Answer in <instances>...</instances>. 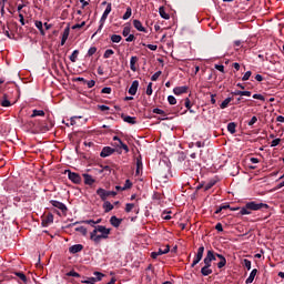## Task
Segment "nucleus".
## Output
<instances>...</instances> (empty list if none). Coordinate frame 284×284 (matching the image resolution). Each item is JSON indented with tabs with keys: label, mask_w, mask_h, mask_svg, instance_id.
I'll use <instances>...</instances> for the list:
<instances>
[{
	"label": "nucleus",
	"mask_w": 284,
	"mask_h": 284,
	"mask_svg": "<svg viewBox=\"0 0 284 284\" xmlns=\"http://www.w3.org/2000/svg\"><path fill=\"white\" fill-rule=\"evenodd\" d=\"M30 116L31 119H34L36 116H45V111L34 109Z\"/></svg>",
	"instance_id": "a878e982"
},
{
	"label": "nucleus",
	"mask_w": 284,
	"mask_h": 284,
	"mask_svg": "<svg viewBox=\"0 0 284 284\" xmlns=\"http://www.w3.org/2000/svg\"><path fill=\"white\" fill-rule=\"evenodd\" d=\"M97 54V47H91L89 50H88V55L89 57H92Z\"/></svg>",
	"instance_id": "864d4df0"
},
{
	"label": "nucleus",
	"mask_w": 284,
	"mask_h": 284,
	"mask_svg": "<svg viewBox=\"0 0 284 284\" xmlns=\"http://www.w3.org/2000/svg\"><path fill=\"white\" fill-rule=\"evenodd\" d=\"M122 221L123 220H121V219H119V217H116V216H111V219H110V223H111V225L113 226V227H119L120 225H121V223H122Z\"/></svg>",
	"instance_id": "6ab92c4d"
},
{
	"label": "nucleus",
	"mask_w": 284,
	"mask_h": 284,
	"mask_svg": "<svg viewBox=\"0 0 284 284\" xmlns=\"http://www.w3.org/2000/svg\"><path fill=\"white\" fill-rule=\"evenodd\" d=\"M83 26H85V21L81 22L80 24H79V23H78V24H74V26L72 27V30H79V29L83 28Z\"/></svg>",
	"instance_id": "e2e57ef3"
},
{
	"label": "nucleus",
	"mask_w": 284,
	"mask_h": 284,
	"mask_svg": "<svg viewBox=\"0 0 284 284\" xmlns=\"http://www.w3.org/2000/svg\"><path fill=\"white\" fill-rule=\"evenodd\" d=\"M87 225H91V227H97L95 221L94 220H85L83 221Z\"/></svg>",
	"instance_id": "6e6d98bb"
},
{
	"label": "nucleus",
	"mask_w": 284,
	"mask_h": 284,
	"mask_svg": "<svg viewBox=\"0 0 284 284\" xmlns=\"http://www.w3.org/2000/svg\"><path fill=\"white\" fill-rule=\"evenodd\" d=\"M214 187V182H209L204 185V192H207V190H212Z\"/></svg>",
	"instance_id": "bf43d9fd"
},
{
	"label": "nucleus",
	"mask_w": 284,
	"mask_h": 284,
	"mask_svg": "<svg viewBox=\"0 0 284 284\" xmlns=\"http://www.w3.org/2000/svg\"><path fill=\"white\" fill-rule=\"evenodd\" d=\"M170 252V245H166L164 248H159L158 252L151 253V258H159V256H163V254H168Z\"/></svg>",
	"instance_id": "6e6552de"
},
{
	"label": "nucleus",
	"mask_w": 284,
	"mask_h": 284,
	"mask_svg": "<svg viewBox=\"0 0 284 284\" xmlns=\"http://www.w3.org/2000/svg\"><path fill=\"white\" fill-rule=\"evenodd\" d=\"M124 123H130V125H136V116H130V115H124L122 116Z\"/></svg>",
	"instance_id": "f3484780"
},
{
	"label": "nucleus",
	"mask_w": 284,
	"mask_h": 284,
	"mask_svg": "<svg viewBox=\"0 0 284 284\" xmlns=\"http://www.w3.org/2000/svg\"><path fill=\"white\" fill-rule=\"evenodd\" d=\"M250 77H252V71H246L242 77V81H250Z\"/></svg>",
	"instance_id": "09e8293b"
},
{
	"label": "nucleus",
	"mask_w": 284,
	"mask_h": 284,
	"mask_svg": "<svg viewBox=\"0 0 284 284\" xmlns=\"http://www.w3.org/2000/svg\"><path fill=\"white\" fill-rule=\"evenodd\" d=\"M104 23H105V21L100 20V26H99L98 30L93 33L92 39H94V37H97V34H99V32H101L103 30Z\"/></svg>",
	"instance_id": "a19ab883"
},
{
	"label": "nucleus",
	"mask_w": 284,
	"mask_h": 284,
	"mask_svg": "<svg viewBox=\"0 0 284 284\" xmlns=\"http://www.w3.org/2000/svg\"><path fill=\"white\" fill-rule=\"evenodd\" d=\"M246 207H248L251 210V212H257V210H263V207L265 210L270 209V205L265 204V203H256L254 201L252 202H247L246 203Z\"/></svg>",
	"instance_id": "20e7f679"
},
{
	"label": "nucleus",
	"mask_w": 284,
	"mask_h": 284,
	"mask_svg": "<svg viewBox=\"0 0 284 284\" xmlns=\"http://www.w3.org/2000/svg\"><path fill=\"white\" fill-rule=\"evenodd\" d=\"M50 203H51V205H52L53 207H55L57 210H61V212H62L63 214H65V213L68 212V206H65L64 203L59 202V201H57V200H51Z\"/></svg>",
	"instance_id": "0eeeda50"
},
{
	"label": "nucleus",
	"mask_w": 284,
	"mask_h": 284,
	"mask_svg": "<svg viewBox=\"0 0 284 284\" xmlns=\"http://www.w3.org/2000/svg\"><path fill=\"white\" fill-rule=\"evenodd\" d=\"M241 45H243V42H241V40H235V41H234V48H235V50H239V48H241Z\"/></svg>",
	"instance_id": "69168bd1"
},
{
	"label": "nucleus",
	"mask_w": 284,
	"mask_h": 284,
	"mask_svg": "<svg viewBox=\"0 0 284 284\" xmlns=\"http://www.w3.org/2000/svg\"><path fill=\"white\" fill-rule=\"evenodd\" d=\"M93 276L94 277H87L85 280L82 281V283L95 284V283L103 281V278H105V274L98 272V271L93 272Z\"/></svg>",
	"instance_id": "f03ea898"
},
{
	"label": "nucleus",
	"mask_w": 284,
	"mask_h": 284,
	"mask_svg": "<svg viewBox=\"0 0 284 284\" xmlns=\"http://www.w3.org/2000/svg\"><path fill=\"white\" fill-rule=\"evenodd\" d=\"M75 232H80V234H82V236H88V229H85V226L75 227Z\"/></svg>",
	"instance_id": "f704fd0d"
},
{
	"label": "nucleus",
	"mask_w": 284,
	"mask_h": 284,
	"mask_svg": "<svg viewBox=\"0 0 284 284\" xmlns=\"http://www.w3.org/2000/svg\"><path fill=\"white\" fill-rule=\"evenodd\" d=\"M256 274H258V270H256V268L252 270V272L250 273V276L246 278L245 283L246 284L254 283V278H256Z\"/></svg>",
	"instance_id": "dca6fc26"
},
{
	"label": "nucleus",
	"mask_w": 284,
	"mask_h": 284,
	"mask_svg": "<svg viewBox=\"0 0 284 284\" xmlns=\"http://www.w3.org/2000/svg\"><path fill=\"white\" fill-rule=\"evenodd\" d=\"M135 207V204L134 203H126L125 204V212L128 213V214H130V212H132V210Z\"/></svg>",
	"instance_id": "58836bf2"
},
{
	"label": "nucleus",
	"mask_w": 284,
	"mask_h": 284,
	"mask_svg": "<svg viewBox=\"0 0 284 284\" xmlns=\"http://www.w3.org/2000/svg\"><path fill=\"white\" fill-rule=\"evenodd\" d=\"M132 187V182L130 180H126L124 185L122 186V190H130Z\"/></svg>",
	"instance_id": "3c124183"
},
{
	"label": "nucleus",
	"mask_w": 284,
	"mask_h": 284,
	"mask_svg": "<svg viewBox=\"0 0 284 284\" xmlns=\"http://www.w3.org/2000/svg\"><path fill=\"white\" fill-rule=\"evenodd\" d=\"M130 32H131V28H130V26H126V27H124L123 30H122V36H123V37H129V36H130Z\"/></svg>",
	"instance_id": "c03bdc74"
},
{
	"label": "nucleus",
	"mask_w": 284,
	"mask_h": 284,
	"mask_svg": "<svg viewBox=\"0 0 284 284\" xmlns=\"http://www.w3.org/2000/svg\"><path fill=\"white\" fill-rule=\"evenodd\" d=\"M65 172L68 173L69 181L75 184L81 183V175H79V173L72 172L70 170H67Z\"/></svg>",
	"instance_id": "423d86ee"
},
{
	"label": "nucleus",
	"mask_w": 284,
	"mask_h": 284,
	"mask_svg": "<svg viewBox=\"0 0 284 284\" xmlns=\"http://www.w3.org/2000/svg\"><path fill=\"white\" fill-rule=\"evenodd\" d=\"M141 170H143V162L140 159H138L136 160V174H139V172Z\"/></svg>",
	"instance_id": "a18cd8bd"
},
{
	"label": "nucleus",
	"mask_w": 284,
	"mask_h": 284,
	"mask_svg": "<svg viewBox=\"0 0 284 284\" xmlns=\"http://www.w3.org/2000/svg\"><path fill=\"white\" fill-rule=\"evenodd\" d=\"M98 196H100L101 201H108L109 196H116V191H106L105 189H98L97 190Z\"/></svg>",
	"instance_id": "7ed1b4c3"
},
{
	"label": "nucleus",
	"mask_w": 284,
	"mask_h": 284,
	"mask_svg": "<svg viewBox=\"0 0 284 284\" xmlns=\"http://www.w3.org/2000/svg\"><path fill=\"white\" fill-rule=\"evenodd\" d=\"M162 72L161 71H156L152 77H151V81H159V77H161Z\"/></svg>",
	"instance_id": "603ef678"
},
{
	"label": "nucleus",
	"mask_w": 284,
	"mask_h": 284,
	"mask_svg": "<svg viewBox=\"0 0 284 284\" xmlns=\"http://www.w3.org/2000/svg\"><path fill=\"white\" fill-rule=\"evenodd\" d=\"M215 70H219V72H222V74H225V67L222 64H215Z\"/></svg>",
	"instance_id": "5fc2aeb1"
},
{
	"label": "nucleus",
	"mask_w": 284,
	"mask_h": 284,
	"mask_svg": "<svg viewBox=\"0 0 284 284\" xmlns=\"http://www.w3.org/2000/svg\"><path fill=\"white\" fill-rule=\"evenodd\" d=\"M152 82H150L149 84H148V87H146V94H148V97H152Z\"/></svg>",
	"instance_id": "13d9d810"
},
{
	"label": "nucleus",
	"mask_w": 284,
	"mask_h": 284,
	"mask_svg": "<svg viewBox=\"0 0 284 284\" xmlns=\"http://www.w3.org/2000/svg\"><path fill=\"white\" fill-rule=\"evenodd\" d=\"M153 114H165V111H163L159 108H155V109H153Z\"/></svg>",
	"instance_id": "338daca9"
},
{
	"label": "nucleus",
	"mask_w": 284,
	"mask_h": 284,
	"mask_svg": "<svg viewBox=\"0 0 284 284\" xmlns=\"http://www.w3.org/2000/svg\"><path fill=\"white\" fill-rule=\"evenodd\" d=\"M214 256L220 258V262L217 263V268L219 270H223V267H225V265H227V260L225 258V256L219 254V253H214Z\"/></svg>",
	"instance_id": "9d476101"
},
{
	"label": "nucleus",
	"mask_w": 284,
	"mask_h": 284,
	"mask_svg": "<svg viewBox=\"0 0 284 284\" xmlns=\"http://www.w3.org/2000/svg\"><path fill=\"white\" fill-rule=\"evenodd\" d=\"M43 223H45V225H50V223H54V215L48 214V215L44 217Z\"/></svg>",
	"instance_id": "c756f323"
},
{
	"label": "nucleus",
	"mask_w": 284,
	"mask_h": 284,
	"mask_svg": "<svg viewBox=\"0 0 284 284\" xmlns=\"http://www.w3.org/2000/svg\"><path fill=\"white\" fill-rule=\"evenodd\" d=\"M69 59L72 63H77V59H79V50H74Z\"/></svg>",
	"instance_id": "473e14b6"
},
{
	"label": "nucleus",
	"mask_w": 284,
	"mask_h": 284,
	"mask_svg": "<svg viewBox=\"0 0 284 284\" xmlns=\"http://www.w3.org/2000/svg\"><path fill=\"white\" fill-rule=\"evenodd\" d=\"M139 90V80H135L132 82L131 87L129 88V94L131 97H134Z\"/></svg>",
	"instance_id": "9b49d317"
},
{
	"label": "nucleus",
	"mask_w": 284,
	"mask_h": 284,
	"mask_svg": "<svg viewBox=\"0 0 284 284\" xmlns=\"http://www.w3.org/2000/svg\"><path fill=\"white\" fill-rule=\"evenodd\" d=\"M83 179H84L85 185H93L94 179L92 178V175L84 173Z\"/></svg>",
	"instance_id": "5701e85b"
},
{
	"label": "nucleus",
	"mask_w": 284,
	"mask_h": 284,
	"mask_svg": "<svg viewBox=\"0 0 284 284\" xmlns=\"http://www.w3.org/2000/svg\"><path fill=\"white\" fill-rule=\"evenodd\" d=\"M110 12H112V3L109 2L106 4L104 12L102 13L100 21H106L108 17L110 16Z\"/></svg>",
	"instance_id": "f8f14e48"
},
{
	"label": "nucleus",
	"mask_w": 284,
	"mask_h": 284,
	"mask_svg": "<svg viewBox=\"0 0 284 284\" xmlns=\"http://www.w3.org/2000/svg\"><path fill=\"white\" fill-rule=\"evenodd\" d=\"M81 250H83V245L81 244H74L71 247H69V252L71 254H78V252H81Z\"/></svg>",
	"instance_id": "a211bd4d"
},
{
	"label": "nucleus",
	"mask_w": 284,
	"mask_h": 284,
	"mask_svg": "<svg viewBox=\"0 0 284 284\" xmlns=\"http://www.w3.org/2000/svg\"><path fill=\"white\" fill-rule=\"evenodd\" d=\"M227 131L230 132V134H236V123L230 122L227 124Z\"/></svg>",
	"instance_id": "c85d7f7f"
},
{
	"label": "nucleus",
	"mask_w": 284,
	"mask_h": 284,
	"mask_svg": "<svg viewBox=\"0 0 284 284\" xmlns=\"http://www.w3.org/2000/svg\"><path fill=\"white\" fill-rule=\"evenodd\" d=\"M281 143V139H274L272 142H271V148H276V145H278Z\"/></svg>",
	"instance_id": "052dcab7"
},
{
	"label": "nucleus",
	"mask_w": 284,
	"mask_h": 284,
	"mask_svg": "<svg viewBox=\"0 0 284 284\" xmlns=\"http://www.w3.org/2000/svg\"><path fill=\"white\" fill-rule=\"evenodd\" d=\"M112 154H114V149L110 146H104L100 153V156L102 159H106V156H112Z\"/></svg>",
	"instance_id": "1a4fd4ad"
},
{
	"label": "nucleus",
	"mask_w": 284,
	"mask_h": 284,
	"mask_svg": "<svg viewBox=\"0 0 284 284\" xmlns=\"http://www.w3.org/2000/svg\"><path fill=\"white\" fill-rule=\"evenodd\" d=\"M113 141H118L119 144H115L116 148H122V150H124L125 152H130V148H128V144L123 143V141H121L119 136L114 135Z\"/></svg>",
	"instance_id": "ddd939ff"
},
{
	"label": "nucleus",
	"mask_w": 284,
	"mask_h": 284,
	"mask_svg": "<svg viewBox=\"0 0 284 284\" xmlns=\"http://www.w3.org/2000/svg\"><path fill=\"white\" fill-rule=\"evenodd\" d=\"M132 17V8L128 7L125 13L123 14L122 19L123 21H128Z\"/></svg>",
	"instance_id": "2f4dec72"
},
{
	"label": "nucleus",
	"mask_w": 284,
	"mask_h": 284,
	"mask_svg": "<svg viewBox=\"0 0 284 284\" xmlns=\"http://www.w3.org/2000/svg\"><path fill=\"white\" fill-rule=\"evenodd\" d=\"M240 214L242 216H245V215H250L252 214V211L250 207H247V204H245L241 210H240Z\"/></svg>",
	"instance_id": "cd10ccee"
},
{
	"label": "nucleus",
	"mask_w": 284,
	"mask_h": 284,
	"mask_svg": "<svg viewBox=\"0 0 284 284\" xmlns=\"http://www.w3.org/2000/svg\"><path fill=\"white\" fill-rule=\"evenodd\" d=\"M243 265H244V267H246V270H248V271L252 270V261L244 258Z\"/></svg>",
	"instance_id": "79ce46f5"
},
{
	"label": "nucleus",
	"mask_w": 284,
	"mask_h": 284,
	"mask_svg": "<svg viewBox=\"0 0 284 284\" xmlns=\"http://www.w3.org/2000/svg\"><path fill=\"white\" fill-rule=\"evenodd\" d=\"M34 26H36V28L39 29L40 34L42 37H45V30H43V22L38 20V21L34 22Z\"/></svg>",
	"instance_id": "393cba45"
},
{
	"label": "nucleus",
	"mask_w": 284,
	"mask_h": 284,
	"mask_svg": "<svg viewBox=\"0 0 284 284\" xmlns=\"http://www.w3.org/2000/svg\"><path fill=\"white\" fill-rule=\"evenodd\" d=\"M204 252H205V246H200V247L197 248V253H196L195 256H197V257H200V258L203 260V254H204Z\"/></svg>",
	"instance_id": "ea45409f"
},
{
	"label": "nucleus",
	"mask_w": 284,
	"mask_h": 284,
	"mask_svg": "<svg viewBox=\"0 0 284 284\" xmlns=\"http://www.w3.org/2000/svg\"><path fill=\"white\" fill-rule=\"evenodd\" d=\"M111 232L112 229H108L103 225H97L94 226L93 231L90 232V241H92L94 245H99L101 241L110 239Z\"/></svg>",
	"instance_id": "f257e3e1"
},
{
	"label": "nucleus",
	"mask_w": 284,
	"mask_h": 284,
	"mask_svg": "<svg viewBox=\"0 0 284 284\" xmlns=\"http://www.w3.org/2000/svg\"><path fill=\"white\" fill-rule=\"evenodd\" d=\"M230 103H232V98H226V99L220 104L221 110H225V108H227V105H230Z\"/></svg>",
	"instance_id": "72a5a7b5"
},
{
	"label": "nucleus",
	"mask_w": 284,
	"mask_h": 284,
	"mask_svg": "<svg viewBox=\"0 0 284 284\" xmlns=\"http://www.w3.org/2000/svg\"><path fill=\"white\" fill-rule=\"evenodd\" d=\"M227 209H230V205H222L215 210V214H221L223 210H227Z\"/></svg>",
	"instance_id": "8fccbe9b"
},
{
	"label": "nucleus",
	"mask_w": 284,
	"mask_h": 284,
	"mask_svg": "<svg viewBox=\"0 0 284 284\" xmlns=\"http://www.w3.org/2000/svg\"><path fill=\"white\" fill-rule=\"evenodd\" d=\"M84 83H87L88 88H94V85H97V82L94 80H89V81L85 80Z\"/></svg>",
	"instance_id": "680f3d73"
},
{
	"label": "nucleus",
	"mask_w": 284,
	"mask_h": 284,
	"mask_svg": "<svg viewBox=\"0 0 284 284\" xmlns=\"http://www.w3.org/2000/svg\"><path fill=\"white\" fill-rule=\"evenodd\" d=\"M134 39H135L134 34H129V36H126L125 41H126V43H132V41H134Z\"/></svg>",
	"instance_id": "0e129e2a"
},
{
	"label": "nucleus",
	"mask_w": 284,
	"mask_h": 284,
	"mask_svg": "<svg viewBox=\"0 0 284 284\" xmlns=\"http://www.w3.org/2000/svg\"><path fill=\"white\" fill-rule=\"evenodd\" d=\"M0 105H2V108H10V105H12L10 100H8V95L4 94L2 99H0Z\"/></svg>",
	"instance_id": "4be33fe9"
},
{
	"label": "nucleus",
	"mask_w": 284,
	"mask_h": 284,
	"mask_svg": "<svg viewBox=\"0 0 284 284\" xmlns=\"http://www.w3.org/2000/svg\"><path fill=\"white\" fill-rule=\"evenodd\" d=\"M201 261H203L201 257H199V255H195L192 264H191V267H196V265H199V263H201Z\"/></svg>",
	"instance_id": "37998d69"
},
{
	"label": "nucleus",
	"mask_w": 284,
	"mask_h": 284,
	"mask_svg": "<svg viewBox=\"0 0 284 284\" xmlns=\"http://www.w3.org/2000/svg\"><path fill=\"white\" fill-rule=\"evenodd\" d=\"M122 40H123V38L120 34H112L111 36L112 43H121Z\"/></svg>",
	"instance_id": "7c9ffc66"
},
{
	"label": "nucleus",
	"mask_w": 284,
	"mask_h": 284,
	"mask_svg": "<svg viewBox=\"0 0 284 284\" xmlns=\"http://www.w3.org/2000/svg\"><path fill=\"white\" fill-rule=\"evenodd\" d=\"M68 276H73L74 278H79V276H81V275L74 271H71L68 273Z\"/></svg>",
	"instance_id": "774afa93"
},
{
	"label": "nucleus",
	"mask_w": 284,
	"mask_h": 284,
	"mask_svg": "<svg viewBox=\"0 0 284 284\" xmlns=\"http://www.w3.org/2000/svg\"><path fill=\"white\" fill-rule=\"evenodd\" d=\"M139 61V58L136 55L131 57L130 59V68L132 72H136V62Z\"/></svg>",
	"instance_id": "aec40b11"
},
{
	"label": "nucleus",
	"mask_w": 284,
	"mask_h": 284,
	"mask_svg": "<svg viewBox=\"0 0 284 284\" xmlns=\"http://www.w3.org/2000/svg\"><path fill=\"white\" fill-rule=\"evenodd\" d=\"M212 268L210 266H203L201 268V274L202 276H210V274H212Z\"/></svg>",
	"instance_id": "bb28decb"
},
{
	"label": "nucleus",
	"mask_w": 284,
	"mask_h": 284,
	"mask_svg": "<svg viewBox=\"0 0 284 284\" xmlns=\"http://www.w3.org/2000/svg\"><path fill=\"white\" fill-rule=\"evenodd\" d=\"M170 214H172L171 211H169V212H163V213H162V219H163L164 221H170V219H172V216H171Z\"/></svg>",
	"instance_id": "49530a36"
},
{
	"label": "nucleus",
	"mask_w": 284,
	"mask_h": 284,
	"mask_svg": "<svg viewBox=\"0 0 284 284\" xmlns=\"http://www.w3.org/2000/svg\"><path fill=\"white\" fill-rule=\"evenodd\" d=\"M16 276H19L20 281L22 283H28V277L26 276V274L21 273V272H16L14 273Z\"/></svg>",
	"instance_id": "c9c22d12"
},
{
	"label": "nucleus",
	"mask_w": 284,
	"mask_h": 284,
	"mask_svg": "<svg viewBox=\"0 0 284 284\" xmlns=\"http://www.w3.org/2000/svg\"><path fill=\"white\" fill-rule=\"evenodd\" d=\"M168 102L170 103V105H176V98H174V95H169Z\"/></svg>",
	"instance_id": "de8ad7c7"
},
{
	"label": "nucleus",
	"mask_w": 284,
	"mask_h": 284,
	"mask_svg": "<svg viewBox=\"0 0 284 284\" xmlns=\"http://www.w3.org/2000/svg\"><path fill=\"white\" fill-rule=\"evenodd\" d=\"M253 99H257V101H265V97L258 93L253 94Z\"/></svg>",
	"instance_id": "4d7b16f0"
},
{
	"label": "nucleus",
	"mask_w": 284,
	"mask_h": 284,
	"mask_svg": "<svg viewBox=\"0 0 284 284\" xmlns=\"http://www.w3.org/2000/svg\"><path fill=\"white\" fill-rule=\"evenodd\" d=\"M159 12H160V17H162V19H170V14H168L165 12V9L163 7H160Z\"/></svg>",
	"instance_id": "e433bc0d"
},
{
	"label": "nucleus",
	"mask_w": 284,
	"mask_h": 284,
	"mask_svg": "<svg viewBox=\"0 0 284 284\" xmlns=\"http://www.w3.org/2000/svg\"><path fill=\"white\" fill-rule=\"evenodd\" d=\"M133 27L138 32H146L145 27H143V23H141L140 20H133Z\"/></svg>",
	"instance_id": "2eb2a0df"
},
{
	"label": "nucleus",
	"mask_w": 284,
	"mask_h": 284,
	"mask_svg": "<svg viewBox=\"0 0 284 284\" xmlns=\"http://www.w3.org/2000/svg\"><path fill=\"white\" fill-rule=\"evenodd\" d=\"M187 92V87H176L173 89V94H176V97H180V94H185Z\"/></svg>",
	"instance_id": "4468645a"
},
{
	"label": "nucleus",
	"mask_w": 284,
	"mask_h": 284,
	"mask_svg": "<svg viewBox=\"0 0 284 284\" xmlns=\"http://www.w3.org/2000/svg\"><path fill=\"white\" fill-rule=\"evenodd\" d=\"M70 37V28H65L62 34L61 39V45H65V42L68 41V38Z\"/></svg>",
	"instance_id": "412c9836"
},
{
	"label": "nucleus",
	"mask_w": 284,
	"mask_h": 284,
	"mask_svg": "<svg viewBox=\"0 0 284 284\" xmlns=\"http://www.w3.org/2000/svg\"><path fill=\"white\" fill-rule=\"evenodd\" d=\"M212 261H216V255H214V251L209 250L206 252V255L203 260L204 267H211L212 268Z\"/></svg>",
	"instance_id": "39448f33"
},
{
	"label": "nucleus",
	"mask_w": 284,
	"mask_h": 284,
	"mask_svg": "<svg viewBox=\"0 0 284 284\" xmlns=\"http://www.w3.org/2000/svg\"><path fill=\"white\" fill-rule=\"evenodd\" d=\"M114 54V50L108 49L104 51L103 59H110Z\"/></svg>",
	"instance_id": "4c0bfd02"
},
{
	"label": "nucleus",
	"mask_w": 284,
	"mask_h": 284,
	"mask_svg": "<svg viewBox=\"0 0 284 284\" xmlns=\"http://www.w3.org/2000/svg\"><path fill=\"white\" fill-rule=\"evenodd\" d=\"M103 210L105 213L112 212V210H114V204L110 203V201H104Z\"/></svg>",
	"instance_id": "b1692460"
}]
</instances>
